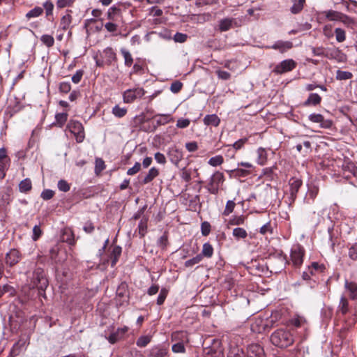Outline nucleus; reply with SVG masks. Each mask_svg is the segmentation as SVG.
<instances>
[{
	"mask_svg": "<svg viewBox=\"0 0 357 357\" xmlns=\"http://www.w3.org/2000/svg\"><path fill=\"white\" fill-rule=\"evenodd\" d=\"M103 58L105 63L111 65L113 61L116 60V54L112 47H107L103 50Z\"/></svg>",
	"mask_w": 357,
	"mask_h": 357,
	"instance_id": "obj_18",
	"label": "nucleus"
},
{
	"mask_svg": "<svg viewBox=\"0 0 357 357\" xmlns=\"http://www.w3.org/2000/svg\"><path fill=\"white\" fill-rule=\"evenodd\" d=\"M245 218V216L243 215L233 216L227 222V227H229L230 226L242 225L244 224Z\"/></svg>",
	"mask_w": 357,
	"mask_h": 357,
	"instance_id": "obj_25",
	"label": "nucleus"
},
{
	"mask_svg": "<svg viewBox=\"0 0 357 357\" xmlns=\"http://www.w3.org/2000/svg\"><path fill=\"white\" fill-rule=\"evenodd\" d=\"M167 155L170 161L176 165H178L183 157V151L176 146L169 148Z\"/></svg>",
	"mask_w": 357,
	"mask_h": 357,
	"instance_id": "obj_12",
	"label": "nucleus"
},
{
	"mask_svg": "<svg viewBox=\"0 0 357 357\" xmlns=\"http://www.w3.org/2000/svg\"><path fill=\"white\" fill-rule=\"evenodd\" d=\"M257 162L261 165H264L267 160V153L264 149L259 148L257 149Z\"/></svg>",
	"mask_w": 357,
	"mask_h": 357,
	"instance_id": "obj_35",
	"label": "nucleus"
},
{
	"mask_svg": "<svg viewBox=\"0 0 357 357\" xmlns=\"http://www.w3.org/2000/svg\"><path fill=\"white\" fill-rule=\"evenodd\" d=\"M296 67V62L292 59H287L280 62L274 68L277 74H282L292 70Z\"/></svg>",
	"mask_w": 357,
	"mask_h": 357,
	"instance_id": "obj_10",
	"label": "nucleus"
},
{
	"mask_svg": "<svg viewBox=\"0 0 357 357\" xmlns=\"http://www.w3.org/2000/svg\"><path fill=\"white\" fill-rule=\"evenodd\" d=\"M247 357H265L264 350L258 344H252L247 349Z\"/></svg>",
	"mask_w": 357,
	"mask_h": 357,
	"instance_id": "obj_13",
	"label": "nucleus"
},
{
	"mask_svg": "<svg viewBox=\"0 0 357 357\" xmlns=\"http://www.w3.org/2000/svg\"><path fill=\"white\" fill-rule=\"evenodd\" d=\"M233 236L238 240L240 238H245L248 236L246 230L241 227H236L233 229Z\"/></svg>",
	"mask_w": 357,
	"mask_h": 357,
	"instance_id": "obj_34",
	"label": "nucleus"
},
{
	"mask_svg": "<svg viewBox=\"0 0 357 357\" xmlns=\"http://www.w3.org/2000/svg\"><path fill=\"white\" fill-rule=\"evenodd\" d=\"M167 354V350L160 347H155L151 350V356L164 357Z\"/></svg>",
	"mask_w": 357,
	"mask_h": 357,
	"instance_id": "obj_36",
	"label": "nucleus"
},
{
	"mask_svg": "<svg viewBox=\"0 0 357 357\" xmlns=\"http://www.w3.org/2000/svg\"><path fill=\"white\" fill-rule=\"evenodd\" d=\"M155 119L158 126L165 125L169 122L174 121L173 117L168 114H157L155 116Z\"/></svg>",
	"mask_w": 357,
	"mask_h": 357,
	"instance_id": "obj_22",
	"label": "nucleus"
},
{
	"mask_svg": "<svg viewBox=\"0 0 357 357\" xmlns=\"http://www.w3.org/2000/svg\"><path fill=\"white\" fill-rule=\"evenodd\" d=\"M225 180L224 175L222 172H215L211 176L208 184V190L211 194H217L219 185L222 183Z\"/></svg>",
	"mask_w": 357,
	"mask_h": 357,
	"instance_id": "obj_8",
	"label": "nucleus"
},
{
	"mask_svg": "<svg viewBox=\"0 0 357 357\" xmlns=\"http://www.w3.org/2000/svg\"><path fill=\"white\" fill-rule=\"evenodd\" d=\"M150 342L151 337L149 336H141L137 339L136 344L139 347H145Z\"/></svg>",
	"mask_w": 357,
	"mask_h": 357,
	"instance_id": "obj_50",
	"label": "nucleus"
},
{
	"mask_svg": "<svg viewBox=\"0 0 357 357\" xmlns=\"http://www.w3.org/2000/svg\"><path fill=\"white\" fill-rule=\"evenodd\" d=\"M314 123H319L321 128H329L333 124L332 120L322 114H314Z\"/></svg>",
	"mask_w": 357,
	"mask_h": 357,
	"instance_id": "obj_16",
	"label": "nucleus"
},
{
	"mask_svg": "<svg viewBox=\"0 0 357 357\" xmlns=\"http://www.w3.org/2000/svg\"><path fill=\"white\" fill-rule=\"evenodd\" d=\"M168 292H169V291L167 289H166V288L161 289L160 294L158 295V297L157 298V304L158 305H161L162 304H163V303L165 302V301L167 296Z\"/></svg>",
	"mask_w": 357,
	"mask_h": 357,
	"instance_id": "obj_47",
	"label": "nucleus"
},
{
	"mask_svg": "<svg viewBox=\"0 0 357 357\" xmlns=\"http://www.w3.org/2000/svg\"><path fill=\"white\" fill-rule=\"evenodd\" d=\"M75 2V0H57L56 7L58 8H63L66 7H70L74 4Z\"/></svg>",
	"mask_w": 357,
	"mask_h": 357,
	"instance_id": "obj_51",
	"label": "nucleus"
},
{
	"mask_svg": "<svg viewBox=\"0 0 357 357\" xmlns=\"http://www.w3.org/2000/svg\"><path fill=\"white\" fill-rule=\"evenodd\" d=\"M304 257V250L299 245H294L291 249L290 257L294 266H299L302 264Z\"/></svg>",
	"mask_w": 357,
	"mask_h": 357,
	"instance_id": "obj_6",
	"label": "nucleus"
},
{
	"mask_svg": "<svg viewBox=\"0 0 357 357\" xmlns=\"http://www.w3.org/2000/svg\"><path fill=\"white\" fill-rule=\"evenodd\" d=\"M71 13V10H67L66 14L61 17L59 24V30L65 31L70 27L73 21Z\"/></svg>",
	"mask_w": 357,
	"mask_h": 357,
	"instance_id": "obj_15",
	"label": "nucleus"
},
{
	"mask_svg": "<svg viewBox=\"0 0 357 357\" xmlns=\"http://www.w3.org/2000/svg\"><path fill=\"white\" fill-rule=\"evenodd\" d=\"M187 38H188L187 35L182 33H176L174 36V40L175 42H177V43H184L186 41Z\"/></svg>",
	"mask_w": 357,
	"mask_h": 357,
	"instance_id": "obj_60",
	"label": "nucleus"
},
{
	"mask_svg": "<svg viewBox=\"0 0 357 357\" xmlns=\"http://www.w3.org/2000/svg\"><path fill=\"white\" fill-rule=\"evenodd\" d=\"M305 0H298L295 2L291 8V11L294 14L298 13L303 8Z\"/></svg>",
	"mask_w": 357,
	"mask_h": 357,
	"instance_id": "obj_45",
	"label": "nucleus"
},
{
	"mask_svg": "<svg viewBox=\"0 0 357 357\" xmlns=\"http://www.w3.org/2000/svg\"><path fill=\"white\" fill-rule=\"evenodd\" d=\"M173 340H181L172 345V349L174 353H184L185 351L184 342H188L187 335L185 332H175L172 335Z\"/></svg>",
	"mask_w": 357,
	"mask_h": 357,
	"instance_id": "obj_3",
	"label": "nucleus"
},
{
	"mask_svg": "<svg viewBox=\"0 0 357 357\" xmlns=\"http://www.w3.org/2000/svg\"><path fill=\"white\" fill-rule=\"evenodd\" d=\"M323 33L327 38H331L334 36V30L331 24H326L323 27Z\"/></svg>",
	"mask_w": 357,
	"mask_h": 357,
	"instance_id": "obj_53",
	"label": "nucleus"
},
{
	"mask_svg": "<svg viewBox=\"0 0 357 357\" xmlns=\"http://www.w3.org/2000/svg\"><path fill=\"white\" fill-rule=\"evenodd\" d=\"M181 176L182 179L186 182H188L191 180V173L189 170L186 169V168H183L181 169Z\"/></svg>",
	"mask_w": 357,
	"mask_h": 357,
	"instance_id": "obj_64",
	"label": "nucleus"
},
{
	"mask_svg": "<svg viewBox=\"0 0 357 357\" xmlns=\"http://www.w3.org/2000/svg\"><path fill=\"white\" fill-rule=\"evenodd\" d=\"M353 77V74L349 71L337 70L336 71L335 78L337 80H347Z\"/></svg>",
	"mask_w": 357,
	"mask_h": 357,
	"instance_id": "obj_33",
	"label": "nucleus"
},
{
	"mask_svg": "<svg viewBox=\"0 0 357 357\" xmlns=\"http://www.w3.org/2000/svg\"><path fill=\"white\" fill-rule=\"evenodd\" d=\"M213 248L212 245L209 243H205L203 245L202 253L200 254L202 255V257H207L211 258L213 256Z\"/></svg>",
	"mask_w": 357,
	"mask_h": 357,
	"instance_id": "obj_30",
	"label": "nucleus"
},
{
	"mask_svg": "<svg viewBox=\"0 0 357 357\" xmlns=\"http://www.w3.org/2000/svg\"><path fill=\"white\" fill-rule=\"evenodd\" d=\"M235 206H236V204L234 201H232V200L227 201L226 206H225V208L223 211V215L225 216L229 215L230 213H231L234 211Z\"/></svg>",
	"mask_w": 357,
	"mask_h": 357,
	"instance_id": "obj_44",
	"label": "nucleus"
},
{
	"mask_svg": "<svg viewBox=\"0 0 357 357\" xmlns=\"http://www.w3.org/2000/svg\"><path fill=\"white\" fill-rule=\"evenodd\" d=\"M10 165V158L5 148L0 149V178H3Z\"/></svg>",
	"mask_w": 357,
	"mask_h": 357,
	"instance_id": "obj_9",
	"label": "nucleus"
},
{
	"mask_svg": "<svg viewBox=\"0 0 357 357\" xmlns=\"http://www.w3.org/2000/svg\"><path fill=\"white\" fill-rule=\"evenodd\" d=\"M339 22H341L342 23H343L345 26H347V27H352L354 24H355V21L354 20L347 15L346 14H344L342 13V15L340 16V21Z\"/></svg>",
	"mask_w": 357,
	"mask_h": 357,
	"instance_id": "obj_39",
	"label": "nucleus"
},
{
	"mask_svg": "<svg viewBox=\"0 0 357 357\" xmlns=\"http://www.w3.org/2000/svg\"><path fill=\"white\" fill-rule=\"evenodd\" d=\"M58 188L62 192H68L70 190V185L65 180H60L58 182Z\"/></svg>",
	"mask_w": 357,
	"mask_h": 357,
	"instance_id": "obj_56",
	"label": "nucleus"
},
{
	"mask_svg": "<svg viewBox=\"0 0 357 357\" xmlns=\"http://www.w3.org/2000/svg\"><path fill=\"white\" fill-rule=\"evenodd\" d=\"M183 87V84L179 81L174 82L170 86V90L172 93H178Z\"/></svg>",
	"mask_w": 357,
	"mask_h": 357,
	"instance_id": "obj_55",
	"label": "nucleus"
},
{
	"mask_svg": "<svg viewBox=\"0 0 357 357\" xmlns=\"http://www.w3.org/2000/svg\"><path fill=\"white\" fill-rule=\"evenodd\" d=\"M224 162L223 157L220 155H215L214 157H212L209 159L208 163L213 166V167H217L220 165H222Z\"/></svg>",
	"mask_w": 357,
	"mask_h": 357,
	"instance_id": "obj_42",
	"label": "nucleus"
},
{
	"mask_svg": "<svg viewBox=\"0 0 357 357\" xmlns=\"http://www.w3.org/2000/svg\"><path fill=\"white\" fill-rule=\"evenodd\" d=\"M121 254V248L120 246H114L110 255L111 266L114 267L119 260Z\"/></svg>",
	"mask_w": 357,
	"mask_h": 357,
	"instance_id": "obj_27",
	"label": "nucleus"
},
{
	"mask_svg": "<svg viewBox=\"0 0 357 357\" xmlns=\"http://www.w3.org/2000/svg\"><path fill=\"white\" fill-rule=\"evenodd\" d=\"M326 17L330 21H340L342 13L333 10L324 12Z\"/></svg>",
	"mask_w": 357,
	"mask_h": 357,
	"instance_id": "obj_32",
	"label": "nucleus"
},
{
	"mask_svg": "<svg viewBox=\"0 0 357 357\" xmlns=\"http://www.w3.org/2000/svg\"><path fill=\"white\" fill-rule=\"evenodd\" d=\"M348 256L353 261L357 260V242L349 248Z\"/></svg>",
	"mask_w": 357,
	"mask_h": 357,
	"instance_id": "obj_48",
	"label": "nucleus"
},
{
	"mask_svg": "<svg viewBox=\"0 0 357 357\" xmlns=\"http://www.w3.org/2000/svg\"><path fill=\"white\" fill-rule=\"evenodd\" d=\"M202 260V257L201 255H197L195 257L186 261L185 262V266L191 267L198 263H199Z\"/></svg>",
	"mask_w": 357,
	"mask_h": 357,
	"instance_id": "obj_54",
	"label": "nucleus"
},
{
	"mask_svg": "<svg viewBox=\"0 0 357 357\" xmlns=\"http://www.w3.org/2000/svg\"><path fill=\"white\" fill-rule=\"evenodd\" d=\"M42 234V231L39 226L35 225L33 228V236L32 238L33 241H37Z\"/></svg>",
	"mask_w": 357,
	"mask_h": 357,
	"instance_id": "obj_61",
	"label": "nucleus"
},
{
	"mask_svg": "<svg viewBox=\"0 0 357 357\" xmlns=\"http://www.w3.org/2000/svg\"><path fill=\"white\" fill-rule=\"evenodd\" d=\"M128 331V326L119 328L115 332L112 333L108 337L107 340L111 344H115L120 340L123 339L125 334Z\"/></svg>",
	"mask_w": 357,
	"mask_h": 357,
	"instance_id": "obj_14",
	"label": "nucleus"
},
{
	"mask_svg": "<svg viewBox=\"0 0 357 357\" xmlns=\"http://www.w3.org/2000/svg\"><path fill=\"white\" fill-rule=\"evenodd\" d=\"M61 240L69 245H74L75 241L73 231L69 228L65 229L61 235Z\"/></svg>",
	"mask_w": 357,
	"mask_h": 357,
	"instance_id": "obj_20",
	"label": "nucleus"
},
{
	"mask_svg": "<svg viewBox=\"0 0 357 357\" xmlns=\"http://www.w3.org/2000/svg\"><path fill=\"white\" fill-rule=\"evenodd\" d=\"M70 131L75 135L78 143L82 142L84 137V130L82 124L78 121L71 120L68 124Z\"/></svg>",
	"mask_w": 357,
	"mask_h": 357,
	"instance_id": "obj_2",
	"label": "nucleus"
},
{
	"mask_svg": "<svg viewBox=\"0 0 357 357\" xmlns=\"http://www.w3.org/2000/svg\"><path fill=\"white\" fill-rule=\"evenodd\" d=\"M33 287L39 290L44 291L48 286V281L42 270L38 269L33 273Z\"/></svg>",
	"mask_w": 357,
	"mask_h": 357,
	"instance_id": "obj_7",
	"label": "nucleus"
},
{
	"mask_svg": "<svg viewBox=\"0 0 357 357\" xmlns=\"http://www.w3.org/2000/svg\"><path fill=\"white\" fill-rule=\"evenodd\" d=\"M344 287L349 292L350 298L353 300H357V284L354 282H349L346 280Z\"/></svg>",
	"mask_w": 357,
	"mask_h": 357,
	"instance_id": "obj_19",
	"label": "nucleus"
},
{
	"mask_svg": "<svg viewBox=\"0 0 357 357\" xmlns=\"http://www.w3.org/2000/svg\"><path fill=\"white\" fill-rule=\"evenodd\" d=\"M334 35L338 43H342L346 40V32L342 28H336L334 30Z\"/></svg>",
	"mask_w": 357,
	"mask_h": 357,
	"instance_id": "obj_38",
	"label": "nucleus"
},
{
	"mask_svg": "<svg viewBox=\"0 0 357 357\" xmlns=\"http://www.w3.org/2000/svg\"><path fill=\"white\" fill-rule=\"evenodd\" d=\"M293 47L292 43L290 41H282L278 40L275 42L271 48L279 50L281 53H283L288 50H290Z\"/></svg>",
	"mask_w": 357,
	"mask_h": 357,
	"instance_id": "obj_17",
	"label": "nucleus"
},
{
	"mask_svg": "<svg viewBox=\"0 0 357 357\" xmlns=\"http://www.w3.org/2000/svg\"><path fill=\"white\" fill-rule=\"evenodd\" d=\"M127 113V109L125 107H120L119 105H115L112 109V114L118 118L123 117Z\"/></svg>",
	"mask_w": 357,
	"mask_h": 357,
	"instance_id": "obj_41",
	"label": "nucleus"
},
{
	"mask_svg": "<svg viewBox=\"0 0 357 357\" xmlns=\"http://www.w3.org/2000/svg\"><path fill=\"white\" fill-rule=\"evenodd\" d=\"M68 119V114L66 112H62L56 114L55 116V122L54 123V125L62 127Z\"/></svg>",
	"mask_w": 357,
	"mask_h": 357,
	"instance_id": "obj_29",
	"label": "nucleus"
},
{
	"mask_svg": "<svg viewBox=\"0 0 357 357\" xmlns=\"http://www.w3.org/2000/svg\"><path fill=\"white\" fill-rule=\"evenodd\" d=\"M43 13V9L40 7H35L34 8L29 10L26 14V17L28 19L32 18V17H37L40 16Z\"/></svg>",
	"mask_w": 357,
	"mask_h": 357,
	"instance_id": "obj_40",
	"label": "nucleus"
},
{
	"mask_svg": "<svg viewBox=\"0 0 357 357\" xmlns=\"http://www.w3.org/2000/svg\"><path fill=\"white\" fill-rule=\"evenodd\" d=\"M22 259V254L17 249H11L6 255V263L10 266L17 264Z\"/></svg>",
	"mask_w": 357,
	"mask_h": 357,
	"instance_id": "obj_11",
	"label": "nucleus"
},
{
	"mask_svg": "<svg viewBox=\"0 0 357 357\" xmlns=\"http://www.w3.org/2000/svg\"><path fill=\"white\" fill-rule=\"evenodd\" d=\"M145 94L142 88L128 89L123 93V100L125 103H131L136 99L142 98Z\"/></svg>",
	"mask_w": 357,
	"mask_h": 357,
	"instance_id": "obj_5",
	"label": "nucleus"
},
{
	"mask_svg": "<svg viewBox=\"0 0 357 357\" xmlns=\"http://www.w3.org/2000/svg\"><path fill=\"white\" fill-rule=\"evenodd\" d=\"M140 169H141L140 163L135 162V164L134 165V166L128 169L127 174L134 175V174H137L138 172H139Z\"/></svg>",
	"mask_w": 357,
	"mask_h": 357,
	"instance_id": "obj_62",
	"label": "nucleus"
},
{
	"mask_svg": "<svg viewBox=\"0 0 357 357\" xmlns=\"http://www.w3.org/2000/svg\"><path fill=\"white\" fill-rule=\"evenodd\" d=\"M241 26V20L237 18L225 17L218 22V29L221 32L227 31L231 29Z\"/></svg>",
	"mask_w": 357,
	"mask_h": 357,
	"instance_id": "obj_4",
	"label": "nucleus"
},
{
	"mask_svg": "<svg viewBox=\"0 0 357 357\" xmlns=\"http://www.w3.org/2000/svg\"><path fill=\"white\" fill-rule=\"evenodd\" d=\"M349 311L348 300L342 296L337 307V312H340L342 315H345Z\"/></svg>",
	"mask_w": 357,
	"mask_h": 357,
	"instance_id": "obj_23",
	"label": "nucleus"
},
{
	"mask_svg": "<svg viewBox=\"0 0 357 357\" xmlns=\"http://www.w3.org/2000/svg\"><path fill=\"white\" fill-rule=\"evenodd\" d=\"M314 55L317 56H325L328 58L333 57V54H329V50L324 48L322 47L314 48Z\"/></svg>",
	"mask_w": 357,
	"mask_h": 357,
	"instance_id": "obj_37",
	"label": "nucleus"
},
{
	"mask_svg": "<svg viewBox=\"0 0 357 357\" xmlns=\"http://www.w3.org/2000/svg\"><path fill=\"white\" fill-rule=\"evenodd\" d=\"M205 125L218 126L220 124V120L216 114L206 115L204 118Z\"/></svg>",
	"mask_w": 357,
	"mask_h": 357,
	"instance_id": "obj_26",
	"label": "nucleus"
},
{
	"mask_svg": "<svg viewBox=\"0 0 357 357\" xmlns=\"http://www.w3.org/2000/svg\"><path fill=\"white\" fill-rule=\"evenodd\" d=\"M54 195V192L53 190L47 189L42 192L41 197L45 200H48V199H50L51 198H52Z\"/></svg>",
	"mask_w": 357,
	"mask_h": 357,
	"instance_id": "obj_63",
	"label": "nucleus"
},
{
	"mask_svg": "<svg viewBox=\"0 0 357 357\" xmlns=\"http://www.w3.org/2000/svg\"><path fill=\"white\" fill-rule=\"evenodd\" d=\"M120 51L124 59L125 66L127 67H130L133 63V58L132 56V54L128 50L125 48H121Z\"/></svg>",
	"mask_w": 357,
	"mask_h": 357,
	"instance_id": "obj_28",
	"label": "nucleus"
},
{
	"mask_svg": "<svg viewBox=\"0 0 357 357\" xmlns=\"http://www.w3.org/2000/svg\"><path fill=\"white\" fill-rule=\"evenodd\" d=\"M120 12V9L115 7V6H112L111 7L109 10H108V12H107V18L109 20H114V17H115V15L118 13Z\"/></svg>",
	"mask_w": 357,
	"mask_h": 357,
	"instance_id": "obj_59",
	"label": "nucleus"
},
{
	"mask_svg": "<svg viewBox=\"0 0 357 357\" xmlns=\"http://www.w3.org/2000/svg\"><path fill=\"white\" fill-rule=\"evenodd\" d=\"M44 9L45 10L46 16L49 17L50 15H52L53 14V9H54V4L50 1H47L43 4Z\"/></svg>",
	"mask_w": 357,
	"mask_h": 357,
	"instance_id": "obj_52",
	"label": "nucleus"
},
{
	"mask_svg": "<svg viewBox=\"0 0 357 357\" xmlns=\"http://www.w3.org/2000/svg\"><path fill=\"white\" fill-rule=\"evenodd\" d=\"M271 341L273 344L278 347L285 348L294 343V338L289 331L280 328L271 334Z\"/></svg>",
	"mask_w": 357,
	"mask_h": 357,
	"instance_id": "obj_1",
	"label": "nucleus"
},
{
	"mask_svg": "<svg viewBox=\"0 0 357 357\" xmlns=\"http://www.w3.org/2000/svg\"><path fill=\"white\" fill-rule=\"evenodd\" d=\"M159 175V170L155 167H152L149 169L147 174L142 181V184H147L151 182L155 178Z\"/></svg>",
	"mask_w": 357,
	"mask_h": 357,
	"instance_id": "obj_21",
	"label": "nucleus"
},
{
	"mask_svg": "<svg viewBox=\"0 0 357 357\" xmlns=\"http://www.w3.org/2000/svg\"><path fill=\"white\" fill-rule=\"evenodd\" d=\"M40 40L48 47H52L54 43V38L52 36L47 34L43 35L41 36Z\"/></svg>",
	"mask_w": 357,
	"mask_h": 357,
	"instance_id": "obj_43",
	"label": "nucleus"
},
{
	"mask_svg": "<svg viewBox=\"0 0 357 357\" xmlns=\"http://www.w3.org/2000/svg\"><path fill=\"white\" fill-rule=\"evenodd\" d=\"M289 185H290V193L292 197L296 196L299 188L301 185V181L297 178H291L289 180Z\"/></svg>",
	"mask_w": 357,
	"mask_h": 357,
	"instance_id": "obj_24",
	"label": "nucleus"
},
{
	"mask_svg": "<svg viewBox=\"0 0 357 357\" xmlns=\"http://www.w3.org/2000/svg\"><path fill=\"white\" fill-rule=\"evenodd\" d=\"M202 234L203 236H206L211 231V225L208 222H204L201 225Z\"/></svg>",
	"mask_w": 357,
	"mask_h": 357,
	"instance_id": "obj_57",
	"label": "nucleus"
},
{
	"mask_svg": "<svg viewBox=\"0 0 357 357\" xmlns=\"http://www.w3.org/2000/svg\"><path fill=\"white\" fill-rule=\"evenodd\" d=\"M195 16L197 18L194 20H197V22L199 23H204L206 22H208L212 17L211 14L209 13L199 14Z\"/></svg>",
	"mask_w": 357,
	"mask_h": 357,
	"instance_id": "obj_49",
	"label": "nucleus"
},
{
	"mask_svg": "<svg viewBox=\"0 0 357 357\" xmlns=\"http://www.w3.org/2000/svg\"><path fill=\"white\" fill-rule=\"evenodd\" d=\"M32 188V183L29 178L22 180L19 184V190L21 192H27Z\"/></svg>",
	"mask_w": 357,
	"mask_h": 357,
	"instance_id": "obj_31",
	"label": "nucleus"
},
{
	"mask_svg": "<svg viewBox=\"0 0 357 357\" xmlns=\"http://www.w3.org/2000/svg\"><path fill=\"white\" fill-rule=\"evenodd\" d=\"M190 121L188 119H179L177 121L176 126L179 128H185L189 126Z\"/></svg>",
	"mask_w": 357,
	"mask_h": 357,
	"instance_id": "obj_58",
	"label": "nucleus"
},
{
	"mask_svg": "<svg viewBox=\"0 0 357 357\" xmlns=\"http://www.w3.org/2000/svg\"><path fill=\"white\" fill-rule=\"evenodd\" d=\"M105 169V162L101 158L96 159V165H95V173L96 174H100L102 171Z\"/></svg>",
	"mask_w": 357,
	"mask_h": 357,
	"instance_id": "obj_46",
	"label": "nucleus"
}]
</instances>
